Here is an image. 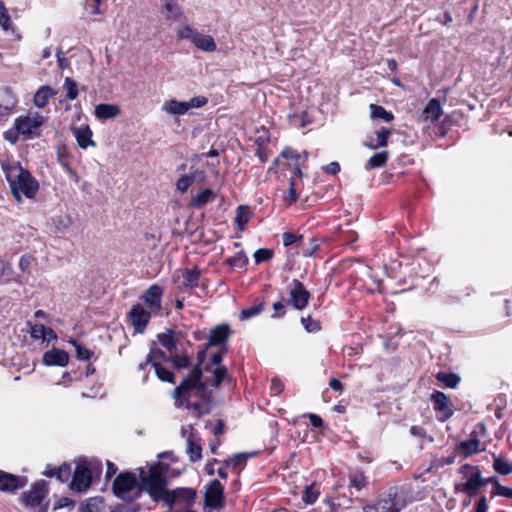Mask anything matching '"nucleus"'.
I'll use <instances>...</instances> for the list:
<instances>
[{"label": "nucleus", "mask_w": 512, "mask_h": 512, "mask_svg": "<svg viewBox=\"0 0 512 512\" xmlns=\"http://www.w3.org/2000/svg\"><path fill=\"white\" fill-rule=\"evenodd\" d=\"M206 349L205 347L197 353L198 363L173 391L176 407L185 406L193 410L197 418L210 412L211 392L208 390L210 383L208 379L203 380L202 369Z\"/></svg>", "instance_id": "1"}, {"label": "nucleus", "mask_w": 512, "mask_h": 512, "mask_svg": "<svg viewBox=\"0 0 512 512\" xmlns=\"http://www.w3.org/2000/svg\"><path fill=\"white\" fill-rule=\"evenodd\" d=\"M2 169L11 193L18 203L22 202V195L28 199H33L36 196L39 183L28 170L19 163H3Z\"/></svg>", "instance_id": "2"}, {"label": "nucleus", "mask_w": 512, "mask_h": 512, "mask_svg": "<svg viewBox=\"0 0 512 512\" xmlns=\"http://www.w3.org/2000/svg\"><path fill=\"white\" fill-rule=\"evenodd\" d=\"M140 480L142 489L145 490L154 501H164L165 493H168L169 490L166 488L167 479L163 474L162 465L160 463L152 465L147 473H145L143 469H140Z\"/></svg>", "instance_id": "3"}, {"label": "nucleus", "mask_w": 512, "mask_h": 512, "mask_svg": "<svg viewBox=\"0 0 512 512\" xmlns=\"http://www.w3.org/2000/svg\"><path fill=\"white\" fill-rule=\"evenodd\" d=\"M114 494L123 500H132L139 496L137 478L130 472L120 473L114 480L112 486Z\"/></svg>", "instance_id": "4"}, {"label": "nucleus", "mask_w": 512, "mask_h": 512, "mask_svg": "<svg viewBox=\"0 0 512 512\" xmlns=\"http://www.w3.org/2000/svg\"><path fill=\"white\" fill-rule=\"evenodd\" d=\"M179 39L189 40L195 47L205 52H214L217 48L212 36L198 32L191 26H184L178 30Z\"/></svg>", "instance_id": "5"}, {"label": "nucleus", "mask_w": 512, "mask_h": 512, "mask_svg": "<svg viewBox=\"0 0 512 512\" xmlns=\"http://www.w3.org/2000/svg\"><path fill=\"white\" fill-rule=\"evenodd\" d=\"M406 506L405 499L399 495L397 487H390L373 507L377 512H400Z\"/></svg>", "instance_id": "6"}, {"label": "nucleus", "mask_w": 512, "mask_h": 512, "mask_svg": "<svg viewBox=\"0 0 512 512\" xmlns=\"http://www.w3.org/2000/svg\"><path fill=\"white\" fill-rule=\"evenodd\" d=\"M47 495L45 483L37 482L32 485L28 492L22 494V501L26 507L35 509V512H47V505H42V501Z\"/></svg>", "instance_id": "7"}, {"label": "nucleus", "mask_w": 512, "mask_h": 512, "mask_svg": "<svg viewBox=\"0 0 512 512\" xmlns=\"http://www.w3.org/2000/svg\"><path fill=\"white\" fill-rule=\"evenodd\" d=\"M45 118L39 113H29L26 116H20L15 120V129L18 133L25 136H38L39 128L44 124Z\"/></svg>", "instance_id": "8"}, {"label": "nucleus", "mask_w": 512, "mask_h": 512, "mask_svg": "<svg viewBox=\"0 0 512 512\" xmlns=\"http://www.w3.org/2000/svg\"><path fill=\"white\" fill-rule=\"evenodd\" d=\"M311 297L310 292L298 279H293L289 284V304L296 310H303Z\"/></svg>", "instance_id": "9"}, {"label": "nucleus", "mask_w": 512, "mask_h": 512, "mask_svg": "<svg viewBox=\"0 0 512 512\" xmlns=\"http://www.w3.org/2000/svg\"><path fill=\"white\" fill-rule=\"evenodd\" d=\"M204 501L212 509H221L224 506V487L219 480L214 479L207 485Z\"/></svg>", "instance_id": "10"}, {"label": "nucleus", "mask_w": 512, "mask_h": 512, "mask_svg": "<svg viewBox=\"0 0 512 512\" xmlns=\"http://www.w3.org/2000/svg\"><path fill=\"white\" fill-rule=\"evenodd\" d=\"M196 490L192 488L180 487L173 490H169L165 493L164 503L172 507L175 503H183L186 506L194 504L196 499Z\"/></svg>", "instance_id": "11"}, {"label": "nucleus", "mask_w": 512, "mask_h": 512, "mask_svg": "<svg viewBox=\"0 0 512 512\" xmlns=\"http://www.w3.org/2000/svg\"><path fill=\"white\" fill-rule=\"evenodd\" d=\"M128 318L134 327L135 332L143 333L150 321L151 313L141 304H135L128 313Z\"/></svg>", "instance_id": "12"}, {"label": "nucleus", "mask_w": 512, "mask_h": 512, "mask_svg": "<svg viewBox=\"0 0 512 512\" xmlns=\"http://www.w3.org/2000/svg\"><path fill=\"white\" fill-rule=\"evenodd\" d=\"M430 399L433 403L434 410L441 414L439 417L440 421H446L452 417L453 410L451 408V402L445 393L434 391Z\"/></svg>", "instance_id": "13"}, {"label": "nucleus", "mask_w": 512, "mask_h": 512, "mask_svg": "<svg viewBox=\"0 0 512 512\" xmlns=\"http://www.w3.org/2000/svg\"><path fill=\"white\" fill-rule=\"evenodd\" d=\"M483 486L484 478H482L479 467H475L474 472L467 477V481L465 483L455 484L454 489L455 492H465L473 496L475 492Z\"/></svg>", "instance_id": "14"}, {"label": "nucleus", "mask_w": 512, "mask_h": 512, "mask_svg": "<svg viewBox=\"0 0 512 512\" xmlns=\"http://www.w3.org/2000/svg\"><path fill=\"white\" fill-rule=\"evenodd\" d=\"M92 482V473L91 470L83 464H79L76 466V469L73 474V480L71 483V487L77 491L86 490Z\"/></svg>", "instance_id": "15"}, {"label": "nucleus", "mask_w": 512, "mask_h": 512, "mask_svg": "<svg viewBox=\"0 0 512 512\" xmlns=\"http://www.w3.org/2000/svg\"><path fill=\"white\" fill-rule=\"evenodd\" d=\"M27 483L26 478L10 474L0 470V490L3 492H15L24 487Z\"/></svg>", "instance_id": "16"}, {"label": "nucleus", "mask_w": 512, "mask_h": 512, "mask_svg": "<svg viewBox=\"0 0 512 512\" xmlns=\"http://www.w3.org/2000/svg\"><path fill=\"white\" fill-rule=\"evenodd\" d=\"M162 295L163 289L159 285H152L141 296V299L150 307L152 311L158 312L162 309Z\"/></svg>", "instance_id": "17"}, {"label": "nucleus", "mask_w": 512, "mask_h": 512, "mask_svg": "<svg viewBox=\"0 0 512 512\" xmlns=\"http://www.w3.org/2000/svg\"><path fill=\"white\" fill-rule=\"evenodd\" d=\"M442 113L443 111L439 100L436 98H432L426 104L422 112V115L420 116V120L422 122L434 124L440 119Z\"/></svg>", "instance_id": "18"}, {"label": "nucleus", "mask_w": 512, "mask_h": 512, "mask_svg": "<svg viewBox=\"0 0 512 512\" xmlns=\"http://www.w3.org/2000/svg\"><path fill=\"white\" fill-rule=\"evenodd\" d=\"M71 131L77 141L78 146L81 149H87L88 147H95L96 143L93 141V132L89 125H82L79 127H72Z\"/></svg>", "instance_id": "19"}, {"label": "nucleus", "mask_w": 512, "mask_h": 512, "mask_svg": "<svg viewBox=\"0 0 512 512\" xmlns=\"http://www.w3.org/2000/svg\"><path fill=\"white\" fill-rule=\"evenodd\" d=\"M69 362V354L61 349L53 348L43 355V363L47 366L64 367Z\"/></svg>", "instance_id": "20"}, {"label": "nucleus", "mask_w": 512, "mask_h": 512, "mask_svg": "<svg viewBox=\"0 0 512 512\" xmlns=\"http://www.w3.org/2000/svg\"><path fill=\"white\" fill-rule=\"evenodd\" d=\"M180 332L174 329H167L163 333L157 335L159 343L169 352V354L177 352V343L179 341Z\"/></svg>", "instance_id": "21"}, {"label": "nucleus", "mask_w": 512, "mask_h": 512, "mask_svg": "<svg viewBox=\"0 0 512 512\" xmlns=\"http://www.w3.org/2000/svg\"><path fill=\"white\" fill-rule=\"evenodd\" d=\"M230 335V328L227 324L215 326L209 335L206 348L224 343Z\"/></svg>", "instance_id": "22"}, {"label": "nucleus", "mask_w": 512, "mask_h": 512, "mask_svg": "<svg viewBox=\"0 0 512 512\" xmlns=\"http://www.w3.org/2000/svg\"><path fill=\"white\" fill-rule=\"evenodd\" d=\"M480 440L475 436L472 439L460 442L456 450L460 452L465 458L470 457L474 454H478L485 450V448H481Z\"/></svg>", "instance_id": "23"}, {"label": "nucleus", "mask_w": 512, "mask_h": 512, "mask_svg": "<svg viewBox=\"0 0 512 512\" xmlns=\"http://www.w3.org/2000/svg\"><path fill=\"white\" fill-rule=\"evenodd\" d=\"M186 429L182 428V436L186 437L187 442V453L189 455V459L192 462L199 461L202 457V448L200 443L194 438L192 434L186 436Z\"/></svg>", "instance_id": "24"}, {"label": "nucleus", "mask_w": 512, "mask_h": 512, "mask_svg": "<svg viewBox=\"0 0 512 512\" xmlns=\"http://www.w3.org/2000/svg\"><path fill=\"white\" fill-rule=\"evenodd\" d=\"M94 113L99 120H107L119 116L121 109L116 104H98Z\"/></svg>", "instance_id": "25"}, {"label": "nucleus", "mask_w": 512, "mask_h": 512, "mask_svg": "<svg viewBox=\"0 0 512 512\" xmlns=\"http://www.w3.org/2000/svg\"><path fill=\"white\" fill-rule=\"evenodd\" d=\"M215 193L209 189H203L200 193L191 197V206L194 208H201L206 204L214 201Z\"/></svg>", "instance_id": "26"}, {"label": "nucleus", "mask_w": 512, "mask_h": 512, "mask_svg": "<svg viewBox=\"0 0 512 512\" xmlns=\"http://www.w3.org/2000/svg\"><path fill=\"white\" fill-rule=\"evenodd\" d=\"M162 110L169 115H184L188 112L186 103L175 99L165 101L162 105Z\"/></svg>", "instance_id": "27"}, {"label": "nucleus", "mask_w": 512, "mask_h": 512, "mask_svg": "<svg viewBox=\"0 0 512 512\" xmlns=\"http://www.w3.org/2000/svg\"><path fill=\"white\" fill-rule=\"evenodd\" d=\"M54 91L49 86H42L40 87L37 92L34 95V104L38 108H44L47 104L49 99L54 95Z\"/></svg>", "instance_id": "28"}, {"label": "nucleus", "mask_w": 512, "mask_h": 512, "mask_svg": "<svg viewBox=\"0 0 512 512\" xmlns=\"http://www.w3.org/2000/svg\"><path fill=\"white\" fill-rule=\"evenodd\" d=\"M391 135V131L385 127H382L379 131L376 132V141L366 143V146L369 149L375 150L381 147H386L388 144V139Z\"/></svg>", "instance_id": "29"}, {"label": "nucleus", "mask_w": 512, "mask_h": 512, "mask_svg": "<svg viewBox=\"0 0 512 512\" xmlns=\"http://www.w3.org/2000/svg\"><path fill=\"white\" fill-rule=\"evenodd\" d=\"M164 12L167 19L178 20L183 16L182 10L175 0H164Z\"/></svg>", "instance_id": "30"}, {"label": "nucleus", "mask_w": 512, "mask_h": 512, "mask_svg": "<svg viewBox=\"0 0 512 512\" xmlns=\"http://www.w3.org/2000/svg\"><path fill=\"white\" fill-rule=\"evenodd\" d=\"M200 270L194 268L192 270H186L183 274V286L184 288H195L199 284Z\"/></svg>", "instance_id": "31"}, {"label": "nucleus", "mask_w": 512, "mask_h": 512, "mask_svg": "<svg viewBox=\"0 0 512 512\" xmlns=\"http://www.w3.org/2000/svg\"><path fill=\"white\" fill-rule=\"evenodd\" d=\"M389 153L387 151H381L375 153L370 157L367 162V167L369 169H376L383 167L388 161Z\"/></svg>", "instance_id": "32"}, {"label": "nucleus", "mask_w": 512, "mask_h": 512, "mask_svg": "<svg viewBox=\"0 0 512 512\" xmlns=\"http://www.w3.org/2000/svg\"><path fill=\"white\" fill-rule=\"evenodd\" d=\"M436 379L448 388H455L460 382V377L455 373L439 372Z\"/></svg>", "instance_id": "33"}, {"label": "nucleus", "mask_w": 512, "mask_h": 512, "mask_svg": "<svg viewBox=\"0 0 512 512\" xmlns=\"http://www.w3.org/2000/svg\"><path fill=\"white\" fill-rule=\"evenodd\" d=\"M319 495L320 490L318 486L316 485V483H312L305 487L302 499L306 504L311 505L317 501Z\"/></svg>", "instance_id": "34"}, {"label": "nucleus", "mask_w": 512, "mask_h": 512, "mask_svg": "<svg viewBox=\"0 0 512 512\" xmlns=\"http://www.w3.org/2000/svg\"><path fill=\"white\" fill-rule=\"evenodd\" d=\"M371 118L373 119H382L385 122H390L394 119V116L391 112L385 110L382 106L371 104L370 105Z\"/></svg>", "instance_id": "35"}, {"label": "nucleus", "mask_w": 512, "mask_h": 512, "mask_svg": "<svg viewBox=\"0 0 512 512\" xmlns=\"http://www.w3.org/2000/svg\"><path fill=\"white\" fill-rule=\"evenodd\" d=\"M151 366L154 368L155 374L157 375L159 380H161L163 382H168V383L175 382L174 373L171 372L170 370L166 369L165 367H163L161 363H155Z\"/></svg>", "instance_id": "36"}, {"label": "nucleus", "mask_w": 512, "mask_h": 512, "mask_svg": "<svg viewBox=\"0 0 512 512\" xmlns=\"http://www.w3.org/2000/svg\"><path fill=\"white\" fill-rule=\"evenodd\" d=\"M350 486L360 491L367 484V477L361 471H353L349 474Z\"/></svg>", "instance_id": "37"}, {"label": "nucleus", "mask_w": 512, "mask_h": 512, "mask_svg": "<svg viewBox=\"0 0 512 512\" xmlns=\"http://www.w3.org/2000/svg\"><path fill=\"white\" fill-rule=\"evenodd\" d=\"M169 362L173 364L176 369H185L190 366V358L186 354H177V352L169 354Z\"/></svg>", "instance_id": "38"}, {"label": "nucleus", "mask_w": 512, "mask_h": 512, "mask_svg": "<svg viewBox=\"0 0 512 512\" xmlns=\"http://www.w3.org/2000/svg\"><path fill=\"white\" fill-rule=\"evenodd\" d=\"M301 249L304 257H312L319 250V242L316 238L312 237L307 243L301 244Z\"/></svg>", "instance_id": "39"}, {"label": "nucleus", "mask_w": 512, "mask_h": 512, "mask_svg": "<svg viewBox=\"0 0 512 512\" xmlns=\"http://www.w3.org/2000/svg\"><path fill=\"white\" fill-rule=\"evenodd\" d=\"M13 268L10 263L0 258V282L13 281ZM15 281H18L15 279Z\"/></svg>", "instance_id": "40"}, {"label": "nucleus", "mask_w": 512, "mask_h": 512, "mask_svg": "<svg viewBox=\"0 0 512 512\" xmlns=\"http://www.w3.org/2000/svg\"><path fill=\"white\" fill-rule=\"evenodd\" d=\"M251 212L247 206H239L236 211V223L242 230L250 218Z\"/></svg>", "instance_id": "41"}, {"label": "nucleus", "mask_w": 512, "mask_h": 512, "mask_svg": "<svg viewBox=\"0 0 512 512\" xmlns=\"http://www.w3.org/2000/svg\"><path fill=\"white\" fill-rule=\"evenodd\" d=\"M228 377V372L225 366L215 367L213 370V378L211 382V386L218 388L222 381Z\"/></svg>", "instance_id": "42"}, {"label": "nucleus", "mask_w": 512, "mask_h": 512, "mask_svg": "<svg viewBox=\"0 0 512 512\" xmlns=\"http://www.w3.org/2000/svg\"><path fill=\"white\" fill-rule=\"evenodd\" d=\"M264 309V302L261 301L259 302L258 304L252 306V307H249V308H246V309H243L240 313V320H248L250 319L251 317H254L256 315H258L259 313H261Z\"/></svg>", "instance_id": "43"}, {"label": "nucleus", "mask_w": 512, "mask_h": 512, "mask_svg": "<svg viewBox=\"0 0 512 512\" xmlns=\"http://www.w3.org/2000/svg\"><path fill=\"white\" fill-rule=\"evenodd\" d=\"M70 344H72L76 349V356L79 360H90V358L93 356V352L86 347L79 344L76 340L71 339L69 341Z\"/></svg>", "instance_id": "44"}, {"label": "nucleus", "mask_w": 512, "mask_h": 512, "mask_svg": "<svg viewBox=\"0 0 512 512\" xmlns=\"http://www.w3.org/2000/svg\"><path fill=\"white\" fill-rule=\"evenodd\" d=\"M160 360L169 361V355L157 348H151L149 354L147 355V363L151 365L155 363H160Z\"/></svg>", "instance_id": "45"}, {"label": "nucleus", "mask_w": 512, "mask_h": 512, "mask_svg": "<svg viewBox=\"0 0 512 512\" xmlns=\"http://www.w3.org/2000/svg\"><path fill=\"white\" fill-rule=\"evenodd\" d=\"M253 455V453H238L226 460V464L232 468H237L241 465H244L247 459Z\"/></svg>", "instance_id": "46"}, {"label": "nucleus", "mask_w": 512, "mask_h": 512, "mask_svg": "<svg viewBox=\"0 0 512 512\" xmlns=\"http://www.w3.org/2000/svg\"><path fill=\"white\" fill-rule=\"evenodd\" d=\"M494 470L501 475H509L512 473V464L500 458H495L493 463Z\"/></svg>", "instance_id": "47"}, {"label": "nucleus", "mask_w": 512, "mask_h": 512, "mask_svg": "<svg viewBox=\"0 0 512 512\" xmlns=\"http://www.w3.org/2000/svg\"><path fill=\"white\" fill-rule=\"evenodd\" d=\"M248 259L243 251L236 253L234 256L228 258L226 263L232 267L242 268L246 266Z\"/></svg>", "instance_id": "48"}, {"label": "nucleus", "mask_w": 512, "mask_h": 512, "mask_svg": "<svg viewBox=\"0 0 512 512\" xmlns=\"http://www.w3.org/2000/svg\"><path fill=\"white\" fill-rule=\"evenodd\" d=\"M70 474H71L70 467L66 464H63L62 466L51 471L47 475L48 476H56L61 482H66V481H68Z\"/></svg>", "instance_id": "49"}, {"label": "nucleus", "mask_w": 512, "mask_h": 512, "mask_svg": "<svg viewBox=\"0 0 512 512\" xmlns=\"http://www.w3.org/2000/svg\"><path fill=\"white\" fill-rule=\"evenodd\" d=\"M64 87H65V89L67 91L66 97L68 99L74 100V99L77 98V96H78V86H77V83L73 79L67 77L65 79V82H64Z\"/></svg>", "instance_id": "50"}, {"label": "nucleus", "mask_w": 512, "mask_h": 512, "mask_svg": "<svg viewBox=\"0 0 512 512\" xmlns=\"http://www.w3.org/2000/svg\"><path fill=\"white\" fill-rule=\"evenodd\" d=\"M30 335L33 339L46 340V327L42 324H30Z\"/></svg>", "instance_id": "51"}, {"label": "nucleus", "mask_w": 512, "mask_h": 512, "mask_svg": "<svg viewBox=\"0 0 512 512\" xmlns=\"http://www.w3.org/2000/svg\"><path fill=\"white\" fill-rule=\"evenodd\" d=\"M273 250L267 248H261L255 251L254 260L256 264L268 261L273 257Z\"/></svg>", "instance_id": "52"}, {"label": "nucleus", "mask_w": 512, "mask_h": 512, "mask_svg": "<svg viewBox=\"0 0 512 512\" xmlns=\"http://www.w3.org/2000/svg\"><path fill=\"white\" fill-rule=\"evenodd\" d=\"M301 322L308 332H317L321 328L319 322L315 321L311 316L302 317Z\"/></svg>", "instance_id": "53"}, {"label": "nucleus", "mask_w": 512, "mask_h": 512, "mask_svg": "<svg viewBox=\"0 0 512 512\" xmlns=\"http://www.w3.org/2000/svg\"><path fill=\"white\" fill-rule=\"evenodd\" d=\"M187 111L193 108H201L208 103V99L205 96H196L185 102Z\"/></svg>", "instance_id": "54"}, {"label": "nucleus", "mask_w": 512, "mask_h": 512, "mask_svg": "<svg viewBox=\"0 0 512 512\" xmlns=\"http://www.w3.org/2000/svg\"><path fill=\"white\" fill-rule=\"evenodd\" d=\"M0 26L4 30H8L10 26V16L3 1H0Z\"/></svg>", "instance_id": "55"}, {"label": "nucleus", "mask_w": 512, "mask_h": 512, "mask_svg": "<svg viewBox=\"0 0 512 512\" xmlns=\"http://www.w3.org/2000/svg\"><path fill=\"white\" fill-rule=\"evenodd\" d=\"M186 177L190 180L191 185L193 183H204L206 179L205 172L203 170H195L190 174H187Z\"/></svg>", "instance_id": "56"}, {"label": "nucleus", "mask_w": 512, "mask_h": 512, "mask_svg": "<svg viewBox=\"0 0 512 512\" xmlns=\"http://www.w3.org/2000/svg\"><path fill=\"white\" fill-rule=\"evenodd\" d=\"M298 240H302V235H295V234L290 233V232H285L282 235V241H283V245L285 247L293 245Z\"/></svg>", "instance_id": "57"}, {"label": "nucleus", "mask_w": 512, "mask_h": 512, "mask_svg": "<svg viewBox=\"0 0 512 512\" xmlns=\"http://www.w3.org/2000/svg\"><path fill=\"white\" fill-rule=\"evenodd\" d=\"M34 258L31 255L25 254L19 260V268L22 272H29L30 266Z\"/></svg>", "instance_id": "58"}, {"label": "nucleus", "mask_w": 512, "mask_h": 512, "mask_svg": "<svg viewBox=\"0 0 512 512\" xmlns=\"http://www.w3.org/2000/svg\"><path fill=\"white\" fill-rule=\"evenodd\" d=\"M496 495L512 499V488L503 485H498L496 489L492 491V496Z\"/></svg>", "instance_id": "59"}, {"label": "nucleus", "mask_w": 512, "mask_h": 512, "mask_svg": "<svg viewBox=\"0 0 512 512\" xmlns=\"http://www.w3.org/2000/svg\"><path fill=\"white\" fill-rule=\"evenodd\" d=\"M274 313L272 314V318H280L283 317L286 313V306L282 301H277L273 304Z\"/></svg>", "instance_id": "60"}, {"label": "nucleus", "mask_w": 512, "mask_h": 512, "mask_svg": "<svg viewBox=\"0 0 512 512\" xmlns=\"http://www.w3.org/2000/svg\"><path fill=\"white\" fill-rule=\"evenodd\" d=\"M190 180L186 177V175L181 176L176 182V188L181 193H185L188 188L191 186Z\"/></svg>", "instance_id": "61"}, {"label": "nucleus", "mask_w": 512, "mask_h": 512, "mask_svg": "<svg viewBox=\"0 0 512 512\" xmlns=\"http://www.w3.org/2000/svg\"><path fill=\"white\" fill-rule=\"evenodd\" d=\"M281 156L285 159H294L295 162L299 161L301 158V154L296 153L292 148L286 147L282 153Z\"/></svg>", "instance_id": "62"}, {"label": "nucleus", "mask_w": 512, "mask_h": 512, "mask_svg": "<svg viewBox=\"0 0 512 512\" xmlns=\"http://www.w3.org/2000/svg\"><path fill=\"white\" fill-rule=\"evenodd\" d=\"M283 388H284V385L280 379H277V378L272 379L270 390L273 395L280 394L282 392Z\"/></svg>", "instance_id": "63"}, {"label": "nucleus", "mask_w": 512, "mask_h": 512, "mask_svg": "<svg viewBox=\"0 0 512 512\" xmlns=\"http://www.w3.org/2000/svg\"><path fill=\"white\" fill-rule=\"evenodd\" d=\"M322 169H323V171H325L328 174L336 175L340 171V164L336 161H333V162L329 163L328 165L323 166Z\"/></svg>", "instance_id": "64"}]
</instances>
